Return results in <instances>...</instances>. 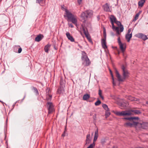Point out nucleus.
<instances>
[{
    "instance_id": "22",
    "label": "nucleus",
    "mask_w": 148,
    "mask_h": 148,
    "mask_svg": "<svg viewBox=\"0 0 148 148\" xmlns=\"http://www.w3.org/2000/svg\"><path fill=\"white\" fill-rule=\"evenodd\" d=\"M64 92V88L62 87H60L57 91L58 94H60L63 93Z\"/></svg>"
},
{
    "instance_id": "33",
    "label": "nucleus",
    "mask_w": 148,
    "mask_h": 148,
    "mask_svg": "<svg viewBox=\"0 0 148 148\" xmlns=\"http://www.w3.org/2000/svg\"><path fill=\"white\" fill-rule=\"evenodd\" d=\"M52 98V96L51 95H48L47 96L46 99L48 101L51 100Z\"/></svg>"
},
{
    "instance_id": "11",
    "label": "nucleus",
    "mask_w": 148,
    "mask_h": 148,
    "mask_svg": "<svg viewBox=\"0 0 148 148\" xmlns=\"http://www.w3.org/2000/svg\"><path fill=\"white\" fill-rule=\"evenodd\" d=\"M66 35L68 39L72 42H73L75 41L74 39L71 36L69 32H67L66 34Z\"/></svg>"
},
{
    "instance_id": "17",
    "label": "nucleus",
    "mask_w": 148,
    "mask_h": 148,
    "mask_svg": "<svg viewBox=\"0 0 148 148\" xmlns=\"http://www.w3.org/2000/svg\"><path fill=\"white\" fill-rule=\"evenodd\" d=\"M115 23L118 26H120V32H123L124 29L123 27V26L121 24V22L120 21H116Z\"/></svg>"
},
{
    "instance_id": "8",
    "label": "nucleus",
    "mask_w": 148,
    "mask_h": 148,
    "mask_svg": "<svg viewBox=\"0 0 148 148\" xmlns=\"http://www.w3.org/2000/svg\"><path fill=\"white\" fill-rule=\"evenodd\" d=\"M82 29L84 34L85 35L86 37L87 38L89 42H92V40L90 38V37L89 34L87 29L86 28L84 27H83L82 28Z\"/></svg>"
},
{
    "instance_id": "34",
    "label": "nucleus",
    "mask_w": 148,
    "mask_h": 148,
    "mask_svg": "<svg viewBox=\"0 0 148 148\" xmlns=\"http://www.w3.org/2000/svg\"><path fill=\"white\" fill-rule=\"evenodd\" d=\"M110 74L111 75V77H112V83H113V84L114 85H116V84L114 82V77H113V75L112 74V72H111L110 73Z\"/></svg>"
},
{
    "instance_id": "27",
    "label": "nucleus",
    "mask_w": 148,
    "mask_h": 148,
    "mask_svg": "<svg viewBox=\"0 0 148 148\" xmlns=\"http://www.w3.org/2000/svg\"><path fill=\"white\" fill-rule=\"evenodd\" d=\"M42 35H38L35 38V40L37 42H39L42 40Z\"/></svg>"
},
{
    "instance_id": "43",
    "label": "nucleus",
    "mask_w": 148,
    "mask_h": 148,
    "mask_svg": "<svg viewBox=\"0 0 148 148\" xmlns=\"http://www.w3.org/2000/svg\"><path fill=\"white\" fill-rule=\"evenodd\" d=\"M66 127L65 128V130H64V132L63 133V134L62 135V136H63V137L64 136H65V132H66Z\"/></svg>"
},
{
    "instance_id": "50",
    "label": "nucleus",
    "mask_w": 148,
    "mask_h": 148,
    "mask_svg": "<svg viewBox=\"0 0 148 148\" xmlns=\"http://www.w3.org/2000/svg\"><path fill=\"white\" fill-rule=\"evenodd\" d=\"M60 84L61 85H62L63 84V83H62V82H61V81L60 82Z\"/></svg>"
},
{
    "instance_id": "18",
    "label": "nucleus",
    "mask_w": 148,
    "mask_h": 148,
    "mask_svg": "<svg viewBox=\"0 0 148 148\" xmlns=\"http://www.w3.org/2000/svg\"><path fill=\"white\" fill-rule=\"evenodd\" d=\"M98 136V131L97 129L95 132V135L93 139V142L95 143L97 140Z\"/></svg>"
},
{
    "instance_id": "31",
    "label": "nucleus",
    "mask_w": 148,
    "mask_h": 148,
    "mask_svg": "<svg viewBox=\"0 0 148 148\" xmlns=\"http://www.w3.org/2000/svg\"><path fill=\"white\" fill-rule=\"evenodd\" d=\"M103 107L107 111H108L109 109L108 106L106 104H103L102 105Z\"/></svg>"
},
{
    "instance_id": "48",
    "label": "nucleus",
    "mask_w": 148,
    "mask_h": 148,
    "mask_svg": "<svg viewBox=\"0 0 148 148\" xmlns=\"http://www.w3.org/2000/svg\"><path fill=\"white\" fill-rule=\"evenodd\" d=\"M100 97L103 100V99H104L102 95H101Z\"/></svg>"
},
{
    "instance_id": "47",
    "label": "nucleus",
    "mask_w": 148,
    "mask_h": 148,
    "mask_svg": "<svg viewBox=\"0 0 148 148\" xmlns=\"http://www.w3.org/2000/svg\"><path fill=\"white\" fill-rule=\"evenodd\" d=\"M105 142V139H103L101 140V142L102 144H103Z\"/></svg>"
},
{
    "instance_id": "20",
    "label": "nucleus",
    "mask_w": 148,
    "mask_h": 148,
    "mask_svg": "<svg viewBox=\"0 0 148 148\" xmlns=\"http://www.w3.org/2000/svg\"><path fill=\"white\" fill-rule=\"evenodd\" d=\"M36 3H39L40 5L43 6L44 5L45 1V0H36Z\"/></svg>"
},
{
    "instance_id": "10",
    "label": "nucleus",
    "mask_w": 148,
    "mask_h": 148,
    "mask_svg": "<svg viewBox=\"0 0 148 148\" xmlns=\"http://www.w3.org/2000/svg\"><path fill=\"white\" fill-rule=\"evenodd\" d=\"M110 19L112 25V28H114L115 27L114 23H115L116 21V18L113 15H112L110 16Z\"/></svg>"
},
{
    "instance_id": "44",
    "label": "nucleus",
    "mask_w": 148,
    "mask_h": 148,
    "mask_svg": "<svg viewBox=\"0 0 148 148\" xmlns=\"http://www.w3.org/2000/svg\"><path fill=\"white\" fill-rule=\"evenodd\" d=\"M131 28H130L129 29L128 31L127 34H130L131 33H130L131 31Z\"/></svg>"
},
{
    "instance_id": "26",
    "label": "nucleus",
    "mask_w": 148,
    "mask_h": 148,
    "mask_svg": "<svg viewBox=\"0 0 148 148\" xmlns=\"http://www.w3.org/2000/svg\"><path fill=\"white\" fill-rule=\"evenodd\" d=\"M82 61L85 60V59H86L88 58L86 53L84 51L82 52Z\"/></svg>"
},
{
    "instance_id": "39",
    "label": "nucleus",
    "mask_w": 148,
    "mask_h": 148,
    "mask_svg": "<svg viewBox=\"0 0 148 148\" xmlns=\"http://www.w3.org/2000/svg\"><path fill=\"white\" fill-rule=\"evenodd\" d=\"M118 42L119 43V45H120L121 44H122V43H121V40H120V38L119 37L118 38Z\"/></svg>"
},
{
    "instance_id": "30",
    "label": "nucleus",
    "mask_w": 148,
    "mask_h": 148,
    "mask_svg": "<svg viewBox=\"0 0 148 148\" xmlns=\"http://www.w3.org/2000/svg\"><path fill=\"white\" fill-rule=\"evenodd\" d=\"M90 97V95L88 94L84 95L83 97V99L84 100H86L88 99Z\"/></svg>"
},
{
    "instance_id": "40",
    "label": "nucleus",
    "mask_w": 148,
    "mask_h": 148,
    "mask_svg": "<svg viewBox=\"0 0 148 148\" xmlns=\"http://www.w3.org/2000/svg\"><path fill=\"white\" fill-rule=\"evenodd\" d=\"M103 36H104L103 38L106 39V32H103Z\"/></svg>"
},
{
    "instance_id": "3",
    "label": "nucleus",
    "mask_w": 148,
    "mask_h": 148,
    "mask_svg": "<svg viewBox=\"0 0 148 148\" xmlns=\"http://www.w3.org/2000/svg\"><path fill=\"white\" fill-rule=\"evenodd\" d=\"M124 119L128 120L130 122H128L125 123L124 125L125 127H131L133 125L136 126L137 124V121L139 119L138 117H125Z\"/></svg>"
},
{
    "instance_id": "37",
    "label": "nucleus",
    "mask_w": 148,
    "mask_h": 148,
    "mask_svg": "<svg viewBox=\"0 0 148 148\" xmlns=\"http://www.w3.org/2000/svg\"><path fill=\"white\" fill-rule=\"evenodd\" d=\"M101 101L100 100H98L95 103V105L97 106L101 104Z\"/></svg>"
},
{
    "instance_id": "41",
    "label": "nucleus",
    "mask_w": 148,
    "mask_h": 148,
    "mask_svg": "<svg viewBox=\"0 0 148 148\" xmlns=\"http://www.w3.org/2000/svg\"><path fill=\"white\" fill-rule=\"evenodd\" d=\"M102 91L101 90L99 89V95L100 96L102 95Z\"/></svg>"
},
{
    "instance_id": "4",
    "label": "nucleus",
    "mask_w": 148,
    "mask_h": 148,
    "mask_svg": "<svg viewBox=\"0 0 148 148\" xmlns=\"http://www.w3.org/2000/svg\"><path fill=\"white\" fill-rule=\"evenodd\" d=\"M93 12L92 10H88L82 12L81 15V20L83 23H85L86 19L88 18H90L93 15Z\"/></svg>"
},
{
    "instance_id": "24",
    "label": "nucleus",
    "mask_w": 148,
    "mask_h": 148,
    "mask_svg": "<svg viewBox=\"0 0 148 148\" xmlns=\"http://www.w3.org/2000/svg\"><path fill=\"white\" fill-rule=\"evenodd\" d=\"M113 30L116 31V34L118 36L120 34L119 28L118 27H114V28H112Z\"/></svg>"
},
{
    "instance_id": "46",
    "label": "nucleus",
    "mask_w": 148,
    "mask_h": 148,
    "mask_svg": "<svg viewBox=\"0 0 148 148\" xmlns=\"http://www.w3.org/2000/svg\"><path fill=\"white\" fill-rule=\"evenodd\" d=\"M82 2V0H78L77 2L79 5H80Z\"/></svg>"
},
{
    "instance_id": "2",
    "label": "nucleus",
    "mask_w": 148,
    "mask_h": 148,
    "mask_svg": "<svg viewBox=\"0 0 148 148\" xmlns=\"http://www.w3.org/2000/svg\"><path fill=\"white\" fill-rule=\"evenodd\" d=\"M65 14L64 17H66L68 18V21H70L72 23L77 25V16L72 14L68 10L65 9Z\"/></svg>"
},
{
    "instance_id": "7",
    "label": "nucleus",
    "mask_w": 148,
    "mask_h": 148,
    "mask_svg": "<svg viewBox=\"0 0 148 148\" xmlns=\"http://www.w3.org/2000/svg\"><path fill=\"white\" fill-rule=\"evenodd\" d=\"M47 107L49 114H51L54 111L53 105L51 102H48Z\"/></svg>"
},
{
    "instance_id": "45",
    "label": "nucleus",
    "mask_w": 148,
    "mask_h": 148,
    "mask_svg": "<svg viewBox=\"0 0 148 148\" xmlns=\"http://www.w3.org/2000/svg\"><path fill=\"white\" fill-rule=\"evenodd\" d=\"M22 50V49L21 47H20L19 48L18 51V53H20L21 52Z\"/></svg>"
},
{
    "instance_id": "23",
    "label": "nucleus",
    "mask_w": 148,
    "mask_h": 148,
    "mask_svg": "<svg viewBox=\"0 0 148 148\" xmlns=\"http://www.w3.org/2000/svg\"><path fill=\"white\" fill-rule=\"evenodd\" d=\"M90 134H88L86 136V143L85 145H86L88 144H89L91 140V139L90 138Z\"/></svg>"
},
{
    "instance_id": "52",
    "label": "nucleus",
    "mask_w": 148,
    "mask_h": 148,
    "mask_svg": "<svg viewBox=\"0 0 148 148\" xmlns=\"http://www.w3.org/2000/svg\"><path fill=\"white\" fill-rule=\"evenodd\" d=\"M110 73L111 72H112L110 70Z\"/></svg>"
},
{
    "instance_id": "53",
    "label": "nucleus",
    "mask_w": 148,
    "mask_h": 148,
    "mask_svg": "<svg viewBox=\"0 0 148 148\" xmlns=\"http://www.w3.org/2000/svg\"><path fill=\"white\" fill-rule=\"evenodd\" d=\"M141 11H140L138 13H139L140 14V13H141Z\"/></svg>"
},
{
    "instance_id": "19",
    "label": "nucleus",
    "mask_w": 148,
    "mask_h": 148,
    "mask_svg": "<svg viewBox=\"0 0 148 148\" xmlns=\"http://www.w3.org/2000/svg\"><path fill=\"white\" fill-rule=\"evenodd\" d=\"M119 45L121 51L123 52L126 49L125 45L124 44L122 43V44Z\"/></svg>"
},
{
    "instance_id": "13",
    "label": "nucleus",
    "mask_w": 148,
    "mask_h": 148,
    "mask_svg": "<svg viewBox=\"0 0 148 148\" xmlns=\"http://www.w3.org/2000/svg\"><path fill=\"white\" fill-rule=\"evenodd\" d=\"M82 61L83 64L85 66H88L90 64V62L88 58H87L86 59H85V60Z\"/></svg>"
},
{
    "instance_id": "12",
    "label": "nucleus",
    "mask_w": 148,
    "mask_h": 148,
    "mask_svg": "<svg viewBox=\"0 0 148 148\" xmlns=\"http://www.w3.org/2000/svg\"><path fill=\"white\" fill-rule=\"evenodd\" d=\"M104 10L106 12L110 11V4L108 3H106L103 6Z\"/></svg>"
},
{
    "instance_id": "28",
    "label": "nucleus",
    "mask_w": 148,
    "mask_h": 148,
    "mask_svg": "<svg viewBox=\"0 0 148 148\" xmlns=\"http://www.w3.org/2000/svg\"><path fill=\"white\" fill-rule=\"evenodd\" d=\"M50 45L49 44H47L46 45L44 48L45 51L46 52L48 53V51L49 49Z\"/></svg>"
},
{
    "instance_id": "1",
    "label": "nucleus",
    "mask_w": 148,
    "mask_h": 148,
    "mask_svg": "<svg viewBox=\"0 0 148 148\" xmlns=\"http://www.w3.org/2000/svg\"><path fill=\"white\" fill-rule=\"evenodd\" d=\"M121 69L122 70V77L121 76L116 69L115 70L116 76L118 81L119 82L123 81L129 77L130 75V73L126 67L123 65L121 66Z\"/></svg>"
},
{
    "instance_id": "16",
    "label": "nucleus",
    "mask_w": 148,
    "mask_h": 148,
    "mask_svg": "<svg viewBox=\"0 0 148 148\" xmlns=\"http://www.w3.org/2000/svg\"><path fill=\"white\" fill-rule=\"evenodd\" d=\"M106 39L103 38L101 40V43L102 46L103 47L104 49H105L107 48V46L106 45Z\"/></svg>"
},
{
    "instance_id": "14",
    "label": "nucleus",
    "mask_w": 148,
    "mask_h": 148,
    "mask_svg": "<svg viewBox=\"0 0 148 148\" xmlns=\"http://www.w3.org/2000/svg\"><path fill=\"white\" fill-rule=\"evenodd\" d=\"M119 104L121 107L122 109H124L129 104L128 102L125 103L124 102H123L119 103Z\"/></svg>"
},
{
    "instance_id": "38",
    "label": "nucleus",
    "mask_w": 148,
    "mask_h": 148,
    "mask_svg": "<svg viewBox=\"0 0 148 148\" xmlns=\"http://www.w3.org/2000/svg\"><path fill=\"white\" fill-rule=\"evenodd\" d=\"M110 112H109L108 111H107L105 115L106 116H108L110 115Z\"/></svg>"
},
{
    "instance_id": "5",
    "label": "nucleus",
    "mask_w": 148,
    "mask_h": 148,
    "mask_svg": "<svg viewBox=\"0 0 148 148\" xmlns=\"http://www.w3.org/2000/svg\"><path fill=\"white\" fill-rule=\"evenodd\" d=\"M115 114L116 115L120 116H130L131 115V113L129 110L123 111L121 112L117 111L115 112Z\"/></svg>"
},
{
    "instance_id": "15",
    "label": "nucleus",
    "mask_w": 148,
    "mask_h": 148,
    "mask_svg": "<svg viewBox=\"0 0 148 148\" xmlns=\"http://www.w3.org/2000/svg\"><path fill=\"white\" fill-rule=\"evenodd\" d=\"M126 98L128 100H130V101H138L139 100V99H138L136 98H134L131 96H126Z\"/></svg>"
},
{
    "instance_id": "9",
    "label": "nucleus",
    "mask_w": 148,
    "mask_h": 148,
    "mask_svg": "<svg viewBox=\"0 0 148 148\" xmlns=\"http://www.w3.org/2000/svg\"><path fill=\"white\" fill-rule=\"evenodd\" d=\"M136 36L139 38L142 39L144 40H145L148 39L146 35L142 33H138L136 35Z\"/></svg>"
},
{
    "instance_id": "49",
    "label": "nucleus",
    "mask_w": 148,
    "mask_h": 148,
    "mask_svg": "<svg viewBox=\"0 0 148 148\" xmlns=\"http://www.w3.org/2000/svg\"><path fill=\"white\" fill-rule=\"evenodd\" d=\"M103 32H106V29L105 27L103 28Z\"/></svg>"
},
{
    "instance_id": "36",
    "label": "nucleus",
    "mask_w": 148,
    "mask_h": 148,
    "mask_svg": "<svg viewBox=\"0 0 148 148\" xmlns=\"http://www.w3.org/2000/svg\"><path fill=\"white\" fill-rule=\"evenodd\" d=\"M95 143L94 142L91 144L87 148H93L95 146Z\"/></svg>"
},
{
    "instance_id": "32",
    "label": "nucleus",
    "mask_w": 148,
    "mask_h": 148,
    "mask_svg": "<svg viewBox=\"0 0 148 148\" xmlns=\"http://www.w3.org/2000/svg\"><path fill=\"white\" fill-rule=\"evenodd\" d=\"M33 89L34 90V92L35 93L36 95H38L39 94L38 92L37 89L35 87H33Z\"/></svg>"
},
{
    "instance_id": "6",
    "label": "nucleus",
    "mask_w": 148,
    "mask_h": 148,
    "mask_svg": "<svg viewBox=\"0 0 148 148\" xmlns=\"http://www.w3.org/2000/svg\"><path fill=\"white\" fill-rule=\"evenodd\" d=\"M136 126L140 128L147 129L148 128V123L145 122L139 123L137 122Z\"/></svg>"
},
{
    "instance_id": "35",
    "label": "nucleus",
    "mask_w": 148,
    "mask_h": 148,
    "mask_svg": "<svg viewBox=\"0 0 148 148\" xmlns=\"http://www.w3.org/2000/svg\"><path fill=\"white\" fill-rule=\"evenodd\" d=\"M140 15V13H138L135 16V18H134V19L133 20V21H136V20H137L138 18V17Z\"/></svg>"
},
{
    "instance_id": "42",
    "label": "nucleus",
    "mask_w": 148,
    "mask_h": 148,
    "mask_svg": "<svg viewBox=\"0 0 148 148\" xmlns=\"http://www.w3.org/2000/svg\"><path fill=\"white\" fill-rule=\"evenodd\" d=\"M68 25L69 27H70L71 28H73L74 27V26L71 23H69Z\"/></svg>"
},
{
    "instance_id": "25",
    "label": "nucleus",
    "mask_w": 148,
    "mask_h": 148,
    "mask_svg": "<svg viewBox=\"0 0 148 148\" xmlns=\"http://www.w3.org/2000/svg\"><path fill=\"white\" fill-rule=\"evenodd\" d=\"M132 114V112H134L136 114H140L141 113V112L139 110H129Z\"/></svg>"
},
{
    "instance_id": "29",
    "label": "nucleus",
    "mask_w": 148,
    "mask_h": 148,
    "mask_svg": "<svg viewBox=\"0 0 148 148\" xmlns=\"http://www.w3.org/2000/svg\"><path fill=\"white\" fill-rule=\"evenodd\" d=\"M145 2V0H140L138 3V5L141 7H142Z\"/></svg>"
},
{
    "instance_id": "51",
    "label": "nucleus",
    "mask_w": 148,
    "mask_h": 148,
    "mask_svg": "<svg viewBox=\"0 0 148 148\" xmlns=\"http://www.w3.org/2000/svg\"><path fill=\"white\" fill-rule=\"evenodd\" d=\"M19 47V46H15V47H16V48H17V47Z\"/></svg>"
},
{
    "instance_id": "54",
    "label": "nucleus",
    "mask_w": 148,
    "mask_h": 148,
    "mask_svg": "<svg viewBox=\"0 0 148 148\" xmlns=\"http://www.w3.org/2000/svg\"><path fill=\"white\" fill-rule=\"evenodd\" d=\"M147 103L148 104V102H147Z\"/></svg>"
},
{
    "instance_id": "21",
    "label": "nucleus",
    "mask_w": 148,
    "mask_h": 148,
    "mask_svg": "<svg viewBox=\"0 0 148 148\" xmlns=\"http://www.w3.org/2000/svg\"><path fill=\"white\" fill-rule=\"evenodd\" d=\"M132 33L130 34H127L125 35V38L127 40L128 42H129L130 40V38H132Z\"/></svg>"
}]
</instances>
